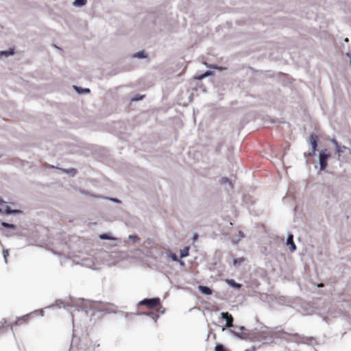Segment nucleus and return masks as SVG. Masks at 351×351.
<instances>
[{"instance_id": "4468645a", "label": "nucleus", "mask_w": 351, "mask_h": 351, "mask_svg": "<svg viewBox=\"0 0 351 351\" xmlns=\"http://www.w3.org/2000/svg\"><path fill=\"white\" fill-rule=\"evenodd\" d=\"M133 57L139 58V59H144L147 57V54L145 53V51L144 50H141V51H139L135 53L133 55Z\"/></svg>"}, {"instance_id": "b1692460", "label": "nucleus", "mask_w": 351, "mask_h": 351, "mask_svg": "<svg viewBox=\"0 0 351 351\" xmlns=\"http://www.w3.org/2000/svg\"><path fill=\"white\" fill-rule=\"evenodd\" d=\"M9 256V251L8 250H5L3 251V256L5 261V263H8L7 257Z\"/></svg>"}, {"instance_id": "4c0bfd02", "label": "nucleus", "mask_w": 351, "mask_h": 351, "mask_svg": "<svg viewBox=\"0 0 351 351\" xmlns=\"http://www.w3.org/2000/svg\"><path fill=\"white\" fill-rule=\"evenodd\" d=\"M346 56H348L350 58V60L351 59V53L350 52H348L346 53Z\"/></svg>"}, {"instance_id": "dca6fc26", "label": "nucleus", "mask_w": 351, "mask_h": 351, "mask_svg": "<svg viewBox=\"0 0 351 351\" xmlns=\"http://www.w3.org/2000/svg\"><path fill=\"white\" fill-rule=\"evenodd\" d=\"M74 88H75L76 92L79 94H87V93H90L89 88H83L78 87L76 86H75Z\"/></svg>"}, {"instance_id": "7ed1b4c3", "label": "nucleus", "mask_w": 351, "mask_h": 351, "mask_svg": "<svg viewBox=\"0 0 351 351\" xmlns=\"http://www.w3.org/2000/svg\"><path fill=\"white\" fill-rule=\"evenodd\" d=\"M5 212L7 215H15L16 213H21V210L16 209L10 208L7 202H4V203H1L0 204V213H3Z\"/></svg>"}, {"instance_id": "c85d7f7f", "label": "nucleus", "mask_w": 351, "mask_h": 351, "mask_svg": "<svg viewBox=\"0 0 351 351\" xmlns=\"http://www.w3.org/2000/svg\"><path fill=\"white\" fill-rule=\"evenodd\" d=\"M128 238L131 239L133 242H136L138 239V237L137 236L133 234H130L128 236Z\"/></svg>"}, {"instance_id": "9d476101", "label": "nucleus", "mask_w": 351, "mask_h": 351, "mask_svg": "<svg viewBox=\"0 0 351 351\" xmlns=\"http://www.w3.org/2000/svg\"><path fill=\"white\" fill-rule=\"evenodd\" d=\"M99 237L101 240H110V241H116L117 239L114 238L110 233H104L99 235Z\"/></svg>"}, {"instance_id": "f257e3e1", "label": "nucleus", "mask_w": 351, "mask_h": 351, "mask_svg": "<svg viewBox=\"0 0 351 351\" xmlns=\"http://www.w3.org/2000/svg\"><path fill=\"white\" fill-rule=\"evenodd\" d=\"M329 154L326 149H322L319 154V164L321 171L325 170L328 165V159Z\"/></svg>"}, {"instance_id": "a878e982", "label": "nucleus", "mask_w": 351, "mask_h": 351, "mask_svg": "<svg viewBox=\"0 0 351 351\" xmlns=\"http://www.w3.org/2000/svg\"><path fill=\"white\" fill-rule=\"evenodd\" d=\"M29 317V315H23L19 318H18L17 321H16V323L18 324L19 322H25V320L27 319V318Z\"/></svg>"}, {"instance_id": "a19ab883", "label": "nucleus", "mask_w": 351, "mask_h": 351, "mask_svg": "<svg viewBox=\"0 0 351 351\" xmlns=\"http://www.w3.org/2000/svg\"><path fill=\"white\" fill-rule=\"evenodd\" d=\"M40 313L41 316H43V315H44V311H43V310H40Z\"/></svg>"}, {"instance_id": "6e6552de", "label": "nucleus", "mask_w": 351, "mask_h": 351, "mask_svg": "<svg viewBox=\"0 0 351 351\" xmlns=\"http://www.w3.org/2000/svg\"><path fill=\"white\" fill-rule=\"evenodd\" d=\"M198 289L199 291H201L202 293L205 295H211L213 293V290L207 286L204 285H199Z\"/></svg>"}, {"instance_id": "72a5a7b5", "label": "nucleus", "mask_w": 351, "mask_h": 351, "mask_svg": "<svg viewBox=\"0 0 351 351\" xmlns=\"http://www.w3.org/2000/svg\"><path fill=\"white\" fill-rule=\"evenodd\" d=\"M239 235L241 238H243L245 237V234L242 231L239 232Z\"/></svg>"}, {"instance_id": "79ce46f5", "label": "nucleus", "mask_w": 351, "mask_h": 351, "mask_svg": "<svg viewBox=\"0 0 351 351\" xmlns=\"http://www.w3.org/2000/svg\"><path fill=\"white\" fill-rule=\"evenodd\" d=\"M54 47L56 48V49H60L59 47H58L57 46L54 45Z\"/></svg>"}, {"instance_id": "6ab92c4d", "label": "nucleus", "mask_w": 351, "mask_h": 351, "mask_svg": "<svg viewBox=\"0 0 351 351\" xmlns=\"http://www.w3.org/2000/svg\"><path fill=\"white\" fill-rule=\"evenodd\" d=\"M213 72L212 71L208 70V71H206V72H204V73H202V75H200L197 77V79H198V80H202V79H204V78H205V77H208V76H209V75H212V74H213Z\"/></svg>"}, {"instance_id": "9b49d317", "label": "nucleus", "mask_w": 351, "mask_h": 351, "mask_svg": "<svg viewBox=\"0 0 351 351\" xmlns=\"http://www.w3.org/2000/svg\"><path fill=\"white\" fill-rule=\"evenodd\" d=\"M14 54V50L13 49H9L5 51H0V58L8 57Z\"/></svg>"}, {"instance_id": "58836bf2", "label": "nucleus", "mask_w": 351, "mask_h": 351, "mask_svg": "<svg viewBox=\"0 0 351 351\" xmlns=\"http://www.w3.org/2000/svg\"><path fill=\"white\" fill-rule=\"evenodd\" d=\"M245 329V327H244V326H240V327H239V330H241V331H242V330H244Z\"/></svg>"}, {"instance_id": "393cba45", "label": "nucleus", "mask_w": 351, "mask_h": 351, "mask_svg": "<svg viewBox=\"0 0 351 351\" xmlns=\"http://www.w3.org/2000/svg\"><path fill=\"white\" fill-rule=\"evenodd\" d=\"M244 258H234V261H233V263H234V265H237V264H240L242 262L244 261Z\"/></svg>"}, {"instance_id": "c9c22d12", "label": "nucleus", "mask_w": 351, "mask_h": 351, "mask_svg": "<svg viewBox=\"0 0 351 351\" xmlns=\"http://www.w3.org/2000/svg\"><path fill=\"white\" fill-rule=\"evenodd\" d=\"M177 262H178L181 265H184V262L182 260L179 259Z\"/></svg>"}, {"instance_id": "f8f14e48", "label": "nucleus", "mask_w": 351, "mask_h": 351, "mask_svg": "<svg viewBox=\"0 0 351 351\" xmlns=\"http://www.w3.org/2000/svg\"><path fill=\"white\" fill-rule=\"evenodd\" d=\"M226 282L230 287L234 289H240L241 287V285L237 282L234 279H228Z\"/></svg>"}, {"instance_id": "20e7f679", "label": "nucleus", "mask_w": 351, "mask_h": 351, "mask_svg": "<svg viewBox=\"0 0 351 351\" xmlns=\"http://www.w3.org/2000/svg\"><path fill=\"white\" fill-rule=\"evenodd\" d=\"M221 317L222 319L226 320V323L225 326L226 328L234 327V324H233L234 319L230 313H229L228 312H222V313H221Z\"/></svg>"}, {"instance_id": "ddd939ff", "label": "nucleus", "mask_w": 351, "mask_h": 351, "mask_svg": "<svg viewBox=\"0 0 351 351\" xmlns=\"http://www.w3.org/2000/svg\"><path fill=\"white\" fill-rule=\"evenodd\" d=\"M101 303L100 302H95L91 308H93L94 310H97V311H107V312H110V311L107 308H105V307H98V306L101 305Z\"/></svg>"}, {"instance_id": "f03ea898", "label": "nucleus", "mask_w": 351, "mask_h": 351, "mask_svg": "<svg viewBox=\"0 0 351 351\" xmlns=\"http://www.w3.org/2000/svg\"><path fill=\"white\" fill-rule=\"evenodd\" d=\"M160 300L158 298H145L138 302V305H145L149 308H154L160 304Z\"/></svg>"}, {"instance_id": "c756f323", "label": "nucleus", "mask_w": 351, "mask_h": 351, "mask_svg": "<svg viewBox=\"0 0 351 351\" xmlns=\"http://www.w3.org/2000/svg\"><path fill=\"white\" fill-rule=\"evenodd\" d=\"M197 238H198V234L197 233H195L192 238H191V240L193 243H195L197 240Z\"/></svg>"}, {"instance_id": "aec40b11", "label": "nucleus", "mask_w": 351, "mask_h": 351, "mask_svg": "<svg viewBox=\"0 0 351 351\" xmlns=\"http://www.w3.org/2000/svg\"><path fill=\"white\" fill-rule=\"evenodd\" d=\"M63 171L68 173L69 175H70L71 176H74L77 173V170L74 168L64 169Z\"/></svg>"}, {"instance_id": "a211bd4d", "label": "nucleus", "mask_w": 351, "mask_h": 351, "mask_svg": "<svg viewBox=\"0 0 351 351\" xmlns=\"http://www.w3.org/2000/svg\"><path fill=\"white\" fill-rule=\"evenodd\" d=\"M1 224V226L3 228H9V229H11V230H15L16 229V226L13 223H7V222H5V221H2Z\"/></svg>"}, {"instance_id": "f3484780", "label": "nucleus", "mask_w": 351, "mask_h": 351, "mask_svg": "<svg viewBox=\"0 0 351 351\" xmlns=\"http://www.w3.org/2000/svg\"><path fill=\"white\" fill-rule=\"evenodd\" d=\"M86 0H74L73 5L75 7H82L86 3Z\"/></svg>"}, {"instance_id": "7c9ffc66", "label": "nucleus", "mask_w": 351, "mask_h": 351, "mask_svg": "<svg viewBox=\"0 0 351 351\" xmlns=\"http://www.w3.org/2000/svg\"><path fill=\"white\" fill-rule=\"evenodd\" d=\"M110 200L112 202L117 203V204H121V200L117 198H110Z\"/></svg>"}, {"instance_id": "37998d69", "label": "nucleus", "mask_w": 351, "mask_h": 351, "mask_svg": "<svg viewBox=\"0 0 351 351\" xmlns=\"http://www.w3.org/2000/svg\"><path fill=\"white\" fill-rule=\"evenodd\" d=\"M348 38H346L345 42H348Z\"/></svg>"}, {"instance_id": "ea45409f", "label": "nucleus", "mask_w": 351, "mask_h": 351, "mask_svg": "<svg viewBox=\"0 0 351 351\" xmlns=\"http://www.w3.org/2000/svg\"><path fill=\"white\" fill-rule=\"evenodd\" d=\"M71 315H72V321H73V323L74 322V317H75V315L72 313H71Z\"/></svg>"}, {"instance_id": "473e14b6", "label": "nucleus", "mask_w": 351, "mask_h": 351, "mask_svg": "<svg viewBox=\"0 0 351 351\" xmlns=\"http://www.w3.org/2000/svg\"><path fill=\"white\" fill-rule=\"evenodd\" d=\"M336 149H337V152L339 154H340V153L341 152V147H340L339 145H337Z\"/></svg>"}, {"instance_id": "423d86ee", "label": "nucleus", "mask_w": 351, "mask_h": 351, "mask_svg": "<svg viewBox=\"0 0 351 351\" xmlns=\"http://www.w3.org/2000/svg\"><path fill=\"white\" fill-rule=\"evenodd\" d=\"M317 136L316 135L311 134L310 136V143L312 147V152L308 153V155L309 156H313L315 155V152L317 150Z\"/></svg>"}, {"instance_id": "f704fd0d", "label": "nucleus", "mask_w": 351, "mask_h": 351, "mask_svg": "<svg viewBox=\"0 0 351 351\" xmlns=\"http://www.w3.org/2000/svg\"><path fill=\"white\" fill-rule=\"evenodd\" d=\"M331 142L335 145V147H337V145H338L337 142L335 139H332Z\"/></svg>"}, {"instance_id": "cd10ccee", "label": "nucleus", "mask_w": 351, "mask_h": 351, "mask_svg": "<svg viewBox=\"0 0 351 351\" xmlns=\"http://www.w3.org/2000/svg\"><path fill=\"white\" fill-rule=\"evenodd\" d=\"M150 315H151L152 319H154L155 322H156L157 319H158V318L159 317L158 315H157V314H156V313H154L153 312H151Z\"/></svg>"}, {"instance_id": "39448f33", "label": "nucleus", "mask_w": 351, "mask_h": 351, "mask_svg": "<svg viewBox=\"0 0 351 351\" xmlns=\"http://www.w3.org/2000/svg\"><path fill=\"white\" fill-rule=\"evenodd\" d=\"M54 306H58L59 308H61L62 306L66 308L69 309V307L73 308L75 307V305L73 304V302L71 299L68 300L67 301L63 302V301H58L56 304H53L51 306H47V308H51Z\"/></svg>"}, {"instance_id": "e433bc0d", "label": "nucleus", "mask_w": 351, "mask_h": 351, "mask_svg": "<svg viewBox=\"0 0 351 351\" xmlns=\"http://www.w3.org/2000/svg\"><path fill=\"white\" fill-rule=\"evenodd\" d=\"M150 313H141V315H145L150 316V317H151Z\"/></svg>"}, {"instance_id": "1a4fd4ad", "label": "nucleus", "mask_w": 351, "mask_h": 351, "mask_svg": "<svg viewBox=\"0 0 351 351\" xmlns=\"http://www.w3.org/2000/svg\"><path fill=\"white\" fill-rule=\"evenodd\" d=\"M221 183L226 186H228V188L226 187L227 190L232 189L233 188L232 182L226 177L221 178Z\"/></svg>"}, {"instance_id": "bb28decb", "label": "nucleus", "mask_w": 351, "mask_h": 351, "mask_svg": "<svg viewBox=\"0 0 351 351\" xmlns=\"http://www.w3.org/2000/svg\"><path fill=\"white\" fill-rule=\"evenodd\" d=\"M144 97L145 95H136L132 99V101H139L141 100Z\"/></svg>"}, {"instance_id": "2eb2a0df", "label": "nucleus", "mask_w": 351, "mask_h": 351, "mask_svg": "<svg viewBox=\"0 0 351 351\" xmlns=\"http://www.w3.org/2000/svg\"><path fill=\"white\" fill-rule=\"evenodd\" d=\"M189 247L186 246L182 249L180 252V258H185L189 256Z\"/></svg>"}, {"instance_id": "412c9836", "label": "nucleus", "mask_w": 351, "mask_h": 351, "mask_svg": "<svg viewBox=\"0 0 351 351\" xmlns=\"http://www.w3.org/2000/svg\"><path fill=\"white\" fill-rule=\"evenodd\" d=\"M215 351H228V350L223 344L218 343L215 347Z\"/></svg>"}, {"instance_id": "2f4dec72", "label": "nucleus", "mask_w": 351, "mask_h": 351, "mask_svg": "<svg viewBox=\"0 0 351 351\" xmlns=\"http://www.w3.org/2000/svg\"><path fill=\"white\" fill-rule=\"evenodd\" d=\"M6 321L5 319H3L0 322V328H3L4 326V324H5Z\"/></svg>"}, {"instance_id": "5701e85b", "label": "nucleus", "mask_w": 351, "mask_h": 351, "mask_svg": "<svg viewBox=\"0 0 351 351\" xmlns=\"http://www.w3.org/2000/svg\"><path fill=\"white\" fill-rule=\"evenodd\" d=\"M169 256L172 259V261L177 262L179 261L178 256L175 253L170 252L169 254Z\"/></svg>"}, {"instance_id": "0eeeda50", "label": "nucleus", "mask_w": 351, "mask_h": 351, "mask_svg": "<svg viewBox=\"0 0 351 351\" xmlns=\"http://www.w3.org/2000/svg\"><path fill=\"white\" fill-rule=\"evenodd\" d=\"M287 245L290 246V250L293 252L296 250V245L293 241V236L291 234H288L287 238Z\"/></svg>"}, {"instance_id": "4be33fe9", "label": "nucleus", "mask_w": 351, "mask_h": 351, "mask_svg": "<svg viewBox=\"0 0 351 351\" xmlns=\"http://www.w3.org/2000/svg\"><path fill=\"white\" fill-rule=\"evenodd\" d=\"M230 332L232 333L235 337H237L238 338H240L242 339H246L245 334H240L239 332L234 331V330H230Z\"/></svg>"}]
</instances>
